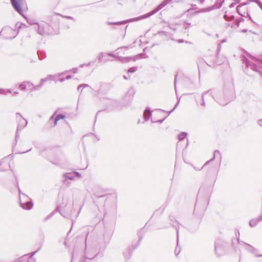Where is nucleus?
<instances>
[{
  "mask_svg": "<svg viewBox=\"0 0 262 262\" xmlns=\"http://www.w3.org/2000/svg\"><path fill=\"white\" fill-rule=\"evenodd\" d=\"M234 96V85L232 82L225 84L223 90L212 89L202 94V102L201 105L205 106V101L209 102L211 98L221 105L229 103Z\"/></svg>",
  "mask_w": 262,
  "mask_h": 262,
  "instance_id": "f257e3e1",
  "label": "nucleus"
},
{
  "mask_svg": "<svg viewBox=\"0 0 262 262\" xmlns=\"http://www.w3.org/2000/svg\"><path fill=\"white\" fill-rule=\"evenodd\" d=\"M171 1V0H164L163 2H162L160 5H159L156 9L153 10L152 11L146 13L145 14L142 15L139 17L132 18L130 19L121 21H117V22H110L108 21L107 23V24L109 25H121L123 24H126L128 22H132L135 21H138L142 19H145L147 17H150V16L154 15V14L156 13L157 12H158L159 10L163 8L164 7H165L168 4H169Z\"/></svg>",
  "mask_w": 262,
  "mask_h": 262,
  "instance_id": "f03ea898",
  "label": "nucleus"
},
{
  "mask_svg": "<svg viewBox=\"0 0 262 262\" xmlns=\"http://www.w3.org/2000/svg\"><path fill=\"white\" fill-rule=\"evenodd\" d=\"M17 187L19 193V204L20 207L24 209H31L33 205L31 199L25 194L21 193L18 185H17Z\"/></svg>",
  "mask_w": 262,
  "mask_h": 262,
  "instance_id": "7ed1b4c3",
  "label": "nucleus"
},
{
  "mask_svg": "<svg viewBox=\"0 0 262 262\" xmlns=\"http://www.w3.org/2000/svg\"><path fill=\"white\" fill-rule=\"evenodd\" d=\"M16 119L18 121V125L16 134V138H17L19 136V132L27 126L28 121L26 119L24 118L19 113H17L16 114Z\"/></svg>",
  "mask_w": 262,
  "mask_h": 262,
  "instance_id": "20e7f679",
  "label": "nucleus"
},
{
  "mask_svg": "<svg viewBox=\"0 0 262 262\" xmlns=\"http://www.w3.org/2000/svg\"><path fill=\"white\" fill-rule=\"evenodd\" d=\"M37 33L41 36H46L51 33L50 25L45 22L37 24Z\"/></svg>",
  "mask_w": 262,
  "mask_h": 262,
  "instance_id": "39448f33",
  "label": "nucleus"
},
{
  "mask_svg": "<svg viewBox=\"0 0 262 262\" xmlns=\"http://www.w3.org/2000/svg\"><path fill=\"white\" fill-rule=\"evenodd\" d=\"M18 87L21 91H33L37 90L36 85H34L29 81L23 82L19 84Z\"/></svg>",
  "mask_w": 262,
  "mask_h": 262,
  "instance_id": "423d86ee",
  "label": "nucleus"
},
{
  "mask_svg": "<svg viewBox=\"0 0 262 262\" xmlns=\"http://www.w3.org/2000/svg\"><path fill=\"white\" fill-rule=\"evenodd\" d=\"M98 254L96 248L94 247H87L85 249V257L89 259L94 258Z\"/></svg>",
  "mask_w": 262,
  "mask_h": 262,
  "instance_id": "0eeeda50",
  "label": "nucleus"
},
{
  "mask_svg": "<svg viewBox=\"0 0 262 262\" xmlns=\"http://www.w3.org/2000/svg\"><path fill=\"white\" fill-rule=\"evenodd\" d=\"M13 8L20 14H21L23 11L21 7L25 4V0H10Z\"/></svg>",
  "mask_w": 262,
  "mask_h": 262,
  "instance_id": "6e6552de",
  "label": "nucleus"
},
{
  "mask_svg": "<svg viewBox=\"0 0 262 262\" xmlns=\"http://www.w3.org/2000/svg\"><path fill=\"white\" fill-rule=\"evenodd\" d=\"M250 2H254L256 3L258 6L262 9V3L259 0H248V1L246 3H242L238 5L236 7V11L237 13L241 16H245L246 14L245 12L243 13L241 11V8L245 5H248Z\"/></svg>",
  "mask_w": 262,
  "mask_h": 262,
  "instance_id": "1a4fd4ad",
  "label": "nucleus"
},
{
  "mask_svg": "<svg viewBox=\"0 0 262 262\" xmlns=\"http://www.w3.org/2000/svg\"><path fill=\"white\" fill-rule=\"evenodd\" d=\"M64 74V73H61L55 75H49L47 77L41 79L40 80V84L36 85L37 90L39 89L45 82L50 80H53L54 79L59 77L61 75Z\"/></svg>",
  "mask_w": 262,
  "mask_h": 262,
  "instance_id": "9d476101",
  "label": "nucleus"
},
{
  "mask_svg": "<svg viewBox=\"0 0 262 262\" xmlns=\"http://www.w3.org/2000/svg\"><path fill=\"white\" fill-rule=\"evenodd\" d=\"M143 54H140L134 57H123L118 56L116 57V60L121 61L122 62H128L130 60H133L136 61L137 59L143 58Z\"/></svg>",
  "mask_w": 262,
  "mask_h": 262,
  "instance_id": "9b49d317",
  "label": "nucleus"
},
{
  "mask_svg": "<svg viewBox=\"0 0 262 262\" xmlns=\"http://www.w3.org/2000/svg\"><path fill=\"white\" fill-rule=\"evenodd\" d=\"M214 251L216 254L220 256L224 252V247L223 242L220 240H217L215 243Z\"/></svg>",
  "mask_w": 262,
  "mask_h": 262,
  "instance_id": "f8f14e48",
  "label": "nucleus"
},
{
  "mask_svg": "<svg viewBox=\"0 0 262 262\" xmlns=\"http://www.w3.org/2000/svg\"><path fill=\"white\" fill-rule=\"evenodd\" d=\"M238 243L241 245H243L245 246V249L250 252L255 254V256L256 257H262V254L258 255L256 253L257 252V249L253 247L250 245L245 243L243 242H239V239H237Z\"/></svg>",
  "mask_w": 262,
  "mask_h": 262,
  "instance_id": "ddd939ff",
  "label": "nucleus"
},
{
  "mask_svg": "<svg viewBox=\"0 0 262 262\" xmlns=\"http://www.w3.org/2000/svg\"><path fill=\"white\" fill-rule=\"evenodd\" d=\"M215 158H219L220 161L221 160V159H222V157H221V153L220 152L217 150H215L214 151V153H213V157L212 158H211L210 160H208V161H207L204 164V165L200 169H198V168H195L194 167V168L195 169V170H201L202 168H203L204 167H205V166L208 165L209 164H210L211 162H212L214 160V159Z\"/></svg>",
  "mask_w": 262,
  "mask_h": 262,
  "instance_id": "4468645a",
  "label": "nucleus"
},
{
  "mask_svg": "<svg viewBox=\"0 0 262 262\" xmlns=\"http://www.w3.org/2000/svg\"><path fill=\"white\" fill-rule=\"evenodd\" d=\"M66 118L65 115L62 114H58L55 116V114H54L49 119V122L50 123L51 121H53L54 125L55 127L57 125L58 121L60 119H63Z\"/></svg>",
  "mask_w": 262,
  "mask_h": 262,
  "instance_id": "2eb2a0df",
  "label": "nucleus"
},
{
  "mask_svg": "<svg viewBox=\"0 0 262 262\" xmlns=\"http://www.w3.org/2000/svg\"><path fill=\"white\" fill-rule=\"evenodd\" d=\"M224 3V0H216L215 4L212 7H208L207 8L204 9L202 10L203 12H208L210 11L213 9H219L222 6L223 4Z\"/></svg>",
  "mask_w": 262,
  "mask_h": 262,
  "instance_id": "dca6fc26",
  "label": "nucleus"
},
{
  "mask_svg": "<svg viewBox=\"0 0 262 262\" xmlns=\"http://www.w3.org/2000/svg\"><path fill=\"white\" fill-rule=\"evenodd\" d=\"M37 251L31 253V255L30 256V259L29 260H27V255H25L16 259L13 262H26L27 261V262H35L34 259L32 258L31 257L33 256H34V255L36 253Z\"/></svg>",
  "mask_w": 262,
  "mask_h": 262,
  "instance_id": "f3484780",
  "label": "nucleus"
},
{
  "mask_svg": "<svg viewBox=\"0 0 262 262\" xmlns=\"http://www.w3.org/2000/svg\"><path fill=\"white\" fill-rule=\"evenodd\" d=\"M246 64L248 68H250L251 69H252L253 71H255L257 72L260 73V72L257 69V64H258V66H262V62L258 61L257 63L256 64L255 63H252V62H250L249 61H247L246 62Z\"/></svg>",
  "mask_w": 262,
  "mask_h": 262,
  "instance_id": "a211bd4d",
  "label": "nucleus"
},
{
  "mask_svg": "<svg viewBox=\"0 0 262 262\" xmlns=\"http://www.w3.org/2000/svg\"><path fill=\"white\" fill-rule=\"evenodd\" d=\"M80 174L78 172L73 171L71 172L66 173L63 177L66 179L73 180L76 177H79Z\"/></svg>",
  "mask_w": 262,
  "mask_h": 262,
  "instance_id": "6ab92c4d",
  "label": "nucleus"
},
{
  "mask_svg": "<svg viewBox=\"0 0 262 262\" xmlns=\"http://www.w3.org/2000/svg\"><path fill=\"white\" fill-rule=\"evenodd\" d=\"M104 191L99 187L96 186L93 189V193L94 195L97 197H102L104 195Z\"/></svg>",
  "mask_w": 262,
  "mask_h": 262,
  "instance_id": "aec40b11",
  "label": "nucleus"
},
{
  "mask_svg": "<svg viewBox=\"0 0 262 262\" xmlns=\"http://www.w3.org/2000/svg\"><path fill=\"white\" fill-rule=\"evenodd\" d=\"M169 220L172 224V225L176 227L177 234V238L178 239L179 236V223L177 222V221L175 219V217L172 215L169 216Z\"/></svg>",
  "mask_w": 262,
  "mask_h": 262,
  "instance_id": "412c9836",
  "label": "nucleus"
},
{
  "mask_svg": "<svg viewBox=\"0 0 262 262\" xmlns=\"http://www.w3.org/2000/svg\"><path fill=\"white\" fill-rule=\"evenodd\" d=\"M262 221V218L260 215L258 217L253 219L249 222V225L251 227H254L257 225L260 222Z\"/></svg>",
  "mask_w": 262,
  "mask_h": 262,
  "instance_id": "4be33fe9",
  "label": "nucleus"
},
{
  "mask_svg": "<svg viewBox=\"0 0 262 262\" xmlns=\"http://www.w3.org/2000/svg\"><path fill=\"white\" fill-rule=\"evenodd\" d=\"M151 113L150 112V110L149 108L146 107L145 110L143 114V117L144 118L145 121H147L149 120L150 116H151Z\"/></svg>",
  "mask_w": 262,
  "mask_h": 262,
  "instance_id": "5701e85b",
  "label": "nucleus"
},
{
  "mask_svg": "<svg viewBox=\"0 0 262 262\" xmlns=\"http://www.w3.org/2000/svg\"><path fill=\"white\" fill-rule=\"evenodd\" d=\"M108 107H117L118 106V102L114 99H108Z\"/></svg>",
  "mask_w": 262,
  "mask_h": 262,
  "instance_id": "b1692460",
  "label": "nucleus"
},
{
  "mask_svg": "<svg viewBox=\"0 0 262 262\" xmlns=\"http://www.w3.org/2000/svg\"><path fill=\"white\" fill-rule=\"evenodd\" d=\"M105 53L101 52L98 55L97 58L100 62H106L107 61H108V59H103V57L105 56Z\"/></svg>",
  "mask_w": 262,
  "mask_h": 262,
  "instance_id": "393cba45",
  "label": "nucleus"
},
{
  "mask_svg": "<svg viewBox=\"0 0 262 262\" xmlns=\"http://www.w3.org/2000/svg\"><path fill=\"white\" fill-rule=\"evenodd\" d=\"M26 20H27V23L29 24H30V25H33L35 24L37 25V24H38L37 23V21H36V20L32 18H26Z\"/></svg>",
  "mask_w": 262,
  "mask_h": 262,
  "instance_id": "a878e982",
  "label": "nucleus"
},
{
  "mask_svg": "<svg viewBox=\"0 0 262 262\" xmlns=\"http://www.w3.org/2000/svg\"><path fill=\"white\" fill-rule=\"evenodd\" d=\"M58 15H60L63 18H67V19H71V20H74L75 21V19L72 17V16H64V15H61V14H54L53 16V17H56Z\"/></svg>",
  "mask_w": 262,
  "mask_h": 262,
  "instance_id": "bb28decb",
  "label": "nucleus"
},
{
  "mask_svg": "<svg viewBox=\"0 0 262 262\" xmlns=\"http://www.w3.org/2000/svg\"><path fill=\"white\" fill-rule=\"evenodd\" d=\"M187 134L185 132L181 133L178 136V139L179 141H182L186 137Z\"/></svg>",
  "mask_w": 262,
  "mask_h": 262,
  "instance_id": "cd10ccee",
  "label": "nucleus"
},
{
  "mask_svg": "<svg viewBox=\"0 0 262 262\" xmlns=\"http://www.w3.org/2000/svg\"><path fill=\"white\" fill-rule=\"evenodd\" d=\"M165 206H162L155 212V214H157V213L162 214L164 210H165Z\"/></svg>",
  "mask_w": 262,
  "mask_h": 262,
  "instance_id": "c85d7f7f",
  "label": "nucleus"
},
{
  "mask_svg": "<svg viewBox=\"0 0 262 262\" xmlns=\"http://www.w3.org/2000/svg\"><path fill=\"white\" fill-rule=\"evenodd\" d=\"M135 94L134 90L132 88H130L129 89L128 91L127 92V95H128L130 97V98H132L133 96Z\"/></svg>",
  "mask_w": 262,
  "mask_h": 262,
  "instance_id": "c756f323",
  "label": "nucleus"
},
{
  "mask_svg": "<svg viewBox=\"0 0 262 262\" xmlns=\"http://www.w3.org/2000/svg\"><path fill=\"white\" fill-rule=\"evenodd\" d=\"M243 19L242 18H240L239 19H237L234 21V25L237 27H238L239 26V24L241 21H243Z\"/></svg>",
  "mask_w": 262,
  "mask_h": 262,
  "instance_id": "7c9ffc66",
  "label": "nucleus"
},
{
  "mask_svg": "<svg viewBox=\"0 0 262 262\" xmlns=\"http://www.w3.org/2000/svg\"><path fill=\"white\" fill-rule=\"evenodd\" d=\"M137 70V67H132L128 70V73H134Z\"/></svg>",
  "mask_w": 262,
  "mask_h": 262,
  "instance_id": "2f4dec72",
  "label": "nucleus"
},
{
  "mask_svg": "<svg viewBox=\"0 0 262 262\" xmlns=\"http://www.w3.org/2000/svg\"><path fill=\"white\" fill-rule=\"evenodd\" d=\"M0 94L6 95V90L5 89L0 88Z\"/></svg>",
  "mask_w": 262,
  "mask_h": 262,
  "instance_id": "473e14b6",
  "label": "nucleus"
},
{
  "mask_svg": "<svg viewBox=\"0 0 262 262\" xmlns=\"http://www.w3.org/2000/svg\"><path fill=\"white\" fill-rule=\"evenodd\" d=\"M224 17L225 19V20H229L233 19L234 18V16L233 15H231V17H230V18L229 19L226 15H224Z\"/></svg>",
  "mask_w": 262,
  "mask_h": 262,
  "instance_id": "72a5a7b5",
  "label": "nucleus"
},
{
  "mask_svg": "<svg viewBox=\"0 0 262 262\" xmlns=\"http://www.w3.org/2000/svg\"><path fill=\"white\" fill-rule=\"evenodd\" d=\"M106 54H107L108 56H111V57H115L116 59V57H117V56H117L116 54H113V53H106Z\"/></svg>",
  "mask_w": 262,
  "mask_h": 262,
  "instance_id": "f704fd0d",
  "label": "nucleus"
},
{
  "mask_svg": "<svg viewBox=\"0 0 262 262\" xmlns=\"http://www.w3.org/2000/svg\"><path fill=\"white\" fill-rule=\"evenodd\" d=\"M168 26H169V27L170 29H172V30H176L177 29V28H175V27H173V26H172L171 24H168Z\"/></svg>",
  "mask_w": 262,
  "mask_h": 262,
  "instance_id": "c9c22d12",
  "label": "nucleus"
},
{
  "mask_svg": "<svg viewBox=\"0 0 262 262\" xmlns=\"http://www.w3.org/2000/svg\"><path fill=\"white\" fill-rule=\"evenodd\" d=\"M164 119H163V120H158V121H153L152 119L151 120V121L152 122H160V123H162L163 121H164Z\"/></svg>",
  "mask_w": 262,
  "mask_h": 262,
  "instance_id": "e433bc0d",
  "label": "nucleus"
},
{
  "mask_svg": "<svg viewBox=\"0 0 262 262\" xmlns=\"http://www.w3.org/2000/svg\"><path fill=\"white\" fill-rule=\"evenodd\" d=\"M72 72L73 73H77L78 72V69L77 68H74L73 70H72Z\"/></svg>",
  "mask_w": 262,
  "mask_h": 262,
  "instance_id": "4c0bfd02",
  "label": "nucleus"
},
{
  "mask_svg": "<svg viewBox=\"0 0 262 262\" xmlns=\"http://www.w3.org/2000/svg\"><path fill=\"white\" fill-rule=\"evenodd\" d=\"M257 123L260 126H262V119L258 120Z\"/></svg>",
  "mask_w": 262,
  "mask_h": 262,
  "instance_id": "58836bf2",
  "label": "nucleus"
},
{
  "mask_svg": "<svg viewBox=\"0 0 262 262\" xmlns=\"http://www.w3.org/2000/svg\"><path fill=\"white\" fill-rule=\"evenodd\" d=\"M236 3H231L230 6H229V7L230 8H233V7L235 6V5H236Z\"/></svg>",
  "mask_w": 262,
  "mask_h": 262,
  "instance_id": "ea45409f",
  "label": "nucleus"
},
{
  "mask_svg": "<svg viewBox=\"0 0 262 262\" xmlns=\"http://www.w3.org/2000/svg\"><path fill=\"white\" fill-rule=\"evenodd\" d=\"M179 100L178 101V103H177V104L175 105L174 107L173 108V109L172 110H171L170 112H169L168 114H170L173 111L174 109H175V108L177 106L178 103H179Z\"/></svg>",
  "mask_w": 262,
  "mask_h": 262,
  "instance_id": "a19ab883",
  "label": "nucleus"
},
{
  "mask_svg": "<svg viewBox=\"0 0 262 262\" xmlns=\"http://www.w3.org/2000/svg\"><path fill=\"white\" fill-rule=\"evenodd\" d=\"M189 26H191V24H188V25H187V26L184 27V29H185V30H186V29H187L189 27Z\"/></svg>",
  "mask_w": 262,
  "mask_h": 262,
  "instance_id": "79ce46f5",
  "label": "nucleus"
},
{
  "mask_svg": "<svg viewBox=\"0 0 262 262\" xmlns=\"http://www.w3.org/2000/svg\"><path fill=\"white\" fill-rule=\"evenodd\" d=\"M81 86H82V88H83L87 87V86H88L89 85H88V84H81Z\"/></svg>",
  "mask_w": 262,
  "mask_h": 262,
  "instance_id": "37998d69",
  "label": "nucleus"
},
{
  "mask_svg": "<svg viewBox=\"0 0 262 262\" xmlns=\"http://www.w3.org/2000/svg\"><path fill=\"white\" fill-rule=\"evenodd\" d=\"M71 77H71V76L69 75V76H67L66 77V78H65V79H66V80H69V79H71Z\"/></svg>",
  "mask_w": 262,
  "mask_h": 262,
  "instance_id": "c03bdc74",
  "label": "nucleus"
},
{
  "mask_svg": "<svg viewBox=\"0 0 262 262\" xmlns=\"http://www.w3.org/2000/svg\"><path fill=\"white\" fill-rule=\"evenodd\" d=\"M65 79H66L65 78H60V79H59V81H60L61 82H63V81L65 80Z\"/></svg>",
  "mask_w": 262,
  "mask_h": 262,
  "instance_id": "a18cd8bd",
  "label": "nucleus"
},
{
  "mask_svg": "<svg viewBox=\"0 0 262 262\" xmlns=\"http://www.w3.org/2000/svg\"><path fill=\"white\" fill-rule=\"evenodd\" d=\"M247 31H248V30H247V29H243V30H242L241 31V32H243V33H246V32H247Z\"/></svg>",
  "mask_w": 262,
  "mask_h": 262,
  "instance_id": "49530a36",
  "label": "nucleus"
},
{
  "mask_svg": "<svg viewBox=\"0 0 262 262\" xmlns=\"http://www.w3.org/2000/svg\"><path fill=\"white\" fill-rule=\"evenodd\" d=\"M177 78V76H176L175 79H174V87H176V83ZM175 89L176 90V88H175Z\"/></svg>",
  "mask_w": 262,
  "mask_h": 262,
  "instance_id": "de8ad7c7",
  "label": "nucleus"
},
{
  "mask_svg": "<svg viewBox=\"0 0 262 262\" xmlns=\"http://www.w3.org/2000/svg\"><path fill=\"white\" fill-rule=\"evenodd\" d=\"M81 88H82V86H81V84L79 85L78 88H77L78 91H79L81 89Z\"/></svg>",
  "mask_w": 262,
  "mask_h": 262,
  "instance_id": "09e8293b",
  "label": "nucleus"
},
{
  "mask_svg": "<svg viewBox=\"0 0 262 262\" xmlns=\"http://www.w3.org/2000/svg\"><path fill=\"white\" fill-rule=\"evenodd\" d=\"M6 91L9 93H11L12 92V91L11 89H8L6 90Z\"/></svg>",
  "mask_w": 262,
  "mask_h": 262,
  "instance_id": "8fccbe9b",
  "label": "nucleus"
},
{
  "mask_svg": "<svg viewBox=\"0 0 262 262\" xmlns=\"http://www.w3.org/2000/svg\"><path fill=\"white\" fill-rule=\"evenodd\" d=\"M74 261H75V258H74V256H73L72 258L71 262H74Z\"/></svg>",
  "mask_w": 262,
  "mask_h": 262,
  "instance_id": "3c124183",
  "label": "nucleus"
},
{
  "mask_svg": "<svg viewBox=\"0 0 262 262\" xmlns=\"http://www.w3.org/2000/svg\"><path fill=\"white\" fill-rule=\"evenodd\" d=\"M60 214H61V215L64 216V217H68V216H66L64 214H63V213L62 212H60Z\"/></svg>",
  "mask_w": 262,
  "mask_h": 262,
  "instance_id": "603ef678",
  "label": "nucleus"
},
{
  "mask_svg": "<svg viewBox=\"0 0 262 262\" xmlns=\"http://www.w3.org/2000/svg\"><path fill=\"white\" fill-rule=\"evenodd\" d=\"M165 33L164 31H161V32H159V34H163V33Z\"/></svg>",
  "mask_w": 262,
  "mask_h": 262,
  "instance_id": "864d4df0",
  "label": "nucleus"
},
{
  "mask_svg": "<svg viewBox=\"0 0 262 262\" xmlns=\"http://www.w3.org/2000/svg\"><path fill=\"white\" fill-rule=\"evenodd\" d=\"M52 213H51V214H50V215L47 217V219H48V218H49V217H51V216H52Z\"/></svg>",
  "mask_w": 262,
  "mask_h": 262,
  "instance_id": "5fc2aeb1",
  "label": "nucleus"
},
{
  "mask_svg": "<svg viewBox=\"0 0 262 262\" xmlns=\"http://www.w3.org/2000/svg\"><path fill=\"white\" fill-rule=\"evenodd\" d=\"M169 225H166V226H164L163 227V228H168V227H169Z\"/></svg>",
  "mask_w": 262,
  "mask_h": 262,
  "instance_id": "6e6d98bb",
  "label": "nucleus"
},
{
  "mask_svg": "<svg viewBox=\"0 0 262 262\" xmlns=\"http://www.w3.org/2000/svg\"><path fill=\"white\" fill-rule=\"evenodd\" d=\"M123 77H124V78L125 79H128V78L126 76H125V75L123 76Z\"/></svg>",
  "mask_w": 262,
  "mask_h": 262,
  "instance_id": "4d7b16f0",
  "label": "nucleus"
},
{
  "mask_svg": "<svg viewBox=\"0 0 262 262\" xmlns=\"http://www.w3.org/2000/svg\"><path fill=\"white\" fill-rule=\"evenodd\" d=\"M14 93L17 94H18V92L17 91H15V92H14Z\"/></svg>",
  "mask_w": 262,
  "mask_h": 262,
  "instance_id": "13d9d810",
  "label": "nucleus"
},
{
  "mask_svg": "<svg viewBox=\"0 0 262 262\" xmlns=\"http://www.w3.org/2000/svg\"><path fill=\"white\" fill-rule=\"evenodd\" d=\"M90 63H91V62H89V63L86 64V66H89V65L90 64Z\"/></svg>",
  "mask_w": 262,
  "mask_h": 262,
  "instance_id": "bf43d9fd",
  "label": "nucleus"
},
{
  "mask_svg": "<svg viewBox=\"0 0 262 262\" xmlns=\"http://www.w3.org/2000/svg\"><path fill=\"white\" fill-rule=\"evenodd\" d=\"M83 66H84V64H81L80 67H82Z\"/></svg>",
  "mask_w": 262,
  "mask_h": 262,
  "instance_id": "052dcab7",
  "label": "nucleus"
},
{
  "mask_svg": "<svg viewBox=\"0 0 262 262\" xmlns=\"http://www.w3.org/2000/svg\"><path fill=\"white\" fill-rule=\"evenodd\" d=\"M222 42H225V40H223Z\"/></svg>",
  "mask_w": 262,
  "mask_h": 262,
  "instance_id": "680f3d73",
  "label": "nucleus"
}]
</instances>
